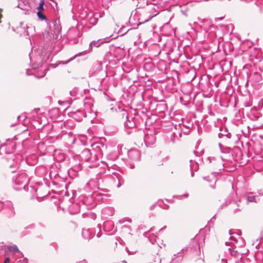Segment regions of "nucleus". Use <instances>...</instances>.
I'll return each instance as SVG.
<instances>
[{
    "mask_svg": "<svg viewBox=\"0 0 263 263\" xmlns=\"http://www.w3.org/2000/svg\"><path fill=\"white\" fill-rule=\"evenodd\" d=\"M173 173V171H171V174H172Z\"/></svg>",
    "mask_w": 263,
    "mask_h": 263,
    "instance_id": "obj_6",
    "label": "nucleus"
},
{
    "mask_svg": "<svg viewBox=\"0 0 263 263\" xmlns=\"http://www.w3.org/2000/svg\"><path fill=\"white\" fill-rule=\"evenodd\" d=\"M10 261V258L9 257H6L4 261V263H8Z\"/></svg>",
    "mask_w": 263,
    "mask_h": 263,
    "instance_id": "obj_5",
    "label": "nucleus"
},
{
    "mask_svg": "<svg viewBox=\"0 0 263 263\" xmlns=\"http://www.w3.org/2000/svg\"><path fill=\"white\" fill-rule=\"evenodd\" d=\"M44 2L43 1H41L40 3V5H39V6L37 8V9L39 10L38 12H42L44 10Z\"/></svg>",
    "mask_w": 263,
    "mask_h": 263,
    "instance_id": "obj_2",
    "label": "nucleus"
},
{
    "mask_svg": "<svg viewBox=\"0 0 263 263\" xmlns=\"http://www.w3.org/2000/svg\"><path fill=\"white\" fill-rule=\"evenodd\" d=\"M37 16L42 19V20H45L46 19V17L44 15H43L41 12H37Z\"/></svg>",
    "mask_w": 263,
    "mask_h": 263,
    "instance_id": "obj_3",
    "label": "nucleus"
},
{
    "mask_svg": "<svg viewBox=\"0 0 263 263\" xmlns=\"http://www.w3.org/2000/svg\"><path fill=\"white\" fill-rule=\"evenodd\" d=\"M7 249L9 251L12 252L13 253L19 252V250L16 245L7 246Z\"/></svg>",
    "mask_w": 263,
    "mask_h": 263,
    "instance_id": "obj_1",
    "label": "nucleus"
},
{
    "mask_svg": "<svg viewBox=\"0 0 263 263\" xmlns=\"http://www.w3.org/2000/svg\"><path fill=\"white\" fill-rule=\"evenodd\" d=\"M248 200L250 202H253L255 200L254 196H249L248 197Z\"/></svg>",
    "mask_w": 263,
    "mask_h": 263,
    "instance_id": "obj_4",
    "label": "nucleus"
}]
</instances>
